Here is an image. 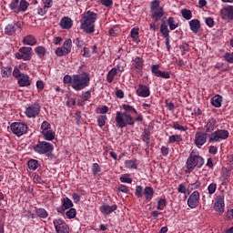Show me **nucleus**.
<instances>
[{
    "mask_svg": "<svg viewBox=\"0 0 233 233\" xmlns=\"http://www.w3.org/2000/svg\"><path fill=\"white\" fill-rule=\"evenodd\" d=\"M205 165V158L199 155L198 149L191 150L185 165L186 174H192L195 168H201Z\"/></svg>",
    "mask_w": 233,
    "mask_h": 233,
    "instance_id": "1",
    "label": "nucleus"
},
{
    "mask_svg": "<svg viewBox=\"0 0 233 233\" xmlns=\"http://www.w3.org/2000/svg\"><path fill=\"white\" fill-rule=\"evenodd\" d=\"M96 21H97V14L94 11L83 13L80 19V29L86 34H94L96 32Z\"/></svg>",
    "mask_w": 233,
    "mask_h": 233,
    "instance_id": "2",
    "label": "nucleus"
},
{
    "mask_svg": "<svg viewBox=\"0 0 233 233\" xmlns=\"http://www.w3.org/2000/svg\"><path fill=\"white\" fill-rule=\"evenodd\" d=\"M90 73L83 71L79 74L73 75V90L80 92L90 86Z\"/></svg>",
    "mask_w": 233,
    "mask_h": 233,
    "instance_id": "3",
    "label": "nucleus"
},
{
    "mask_svg": "<svg viewBox=\"0 0 233 233\" xmlns=\"http://www.w3.org/2000/svg\"><path fill=\"white\" fill-rule=\"evenodd\" d=\"M32 148L35 154L46 156L49 159H54V155L52 154V152H54V144L45 140L38 141L32 147Z\"/></svg>",
    "mask_w": 233,
    "mask_h": 233,
    "instance_id": "4",
    "label": "nucleus"
},
{
    "mask_svg": "<svg viewBox=\"0 0 233 233\" xmlns=\"http://www.w3.org/2000/svg\"><path fill=\"white\" fill-rule=\"evenodd\" d=\"M115 123L117 128H127V127H134V125H136V120H134L132 115L123 113V111H117L115 117Z\"/></svg>",
    "mask_w": 233,
    "mask_h": 233,
    "instance_id": "5",
    "label": "nucleus"
},
{
    "mask_svg": "<svg viewBox=\"0 0 233 233\" xmlns=\"http://www.w3.org/2000/svg\"><path fill=\"white\" fill-rule=\"evenodd\" d=\"M21 70H23V65H20L18 67L15 66L13 70V76L17 79L19 86H30L32 85L30 76L21 73Z\"/></svg>",
    "mask_w": 233,
    "mask_h": 233,
    "instance_id": "6",
    "label": "nucleus"
},
{
    "mask_svg": "<svg viewBox=\"0 0 233 233\" xmlns=\"http://www.w3.org/2000/svg\"><path fill=\"white\" fill-rule=\"evenodd\" d=\"M230 133L227 129H217L208 136V143H219L228 139Z\"/></svg>",
    "mask_w": 233,
    "mask_h": 233,
    "instance_id": "7",
    "label": "nucleus"
},
{
    "mask_svg": "<svg viewBox=\"0 0 233 233\" xmlns=\"http://www.w3.org/2000/svg\"><path fill=\"white\" fill-rule=\"evenodd\" d=\"M151 19H153L156 23L157 21H161L163 19V15H165V9H163V6L159 5V1H153L151 2Z\"/></svg>",
    "mask_w": 233,
    "mask_h": 233,
    "instance_id": "8",
    "label": "nucleus"
},
{
    "mask_svg": "<svg viewBox=\"0 0 233 233\" xmlns=\"http://www.w3.org/2000/svg\"><path fill=\"white\" fill-rule=\"evenodd\" d=\"M143 195L146 198V202L148 203L149 201H152V198H154V187H146L143 193V186H137L135 196L136 198H143Z\"/></svg>",
    "mask_w": 233,
    "mask_h": 233,
    "instance_id": "9",
    "label": "nucleus"
},
{
    "mask_svg": "<svg viewBox=\"0 0 233 233\" xmlns=\"http://www.w3.org/2000/svg\"><path fill=\"white\" fill-rule=\"evenodd\" d=\"M10 130L15 136L21 137V136H25L28 132V125L23 122H13L10 125Z\"/></svg>",
    "mask_w": 233,
    "mask_h": 233,
    "instance_id": "10",
    "label": "nucleus"
},
{
    "mask_svg": "<svg viewBox=\"0 0 233 233\" xmlns=\"http://www.w3.org/2000/svg\"><path fill=\"white\" fill-rule=\"evenodd\" d=\"M34 56V50L32 47L22 46L18 52L15 53V57L16 59H23V61H30Z\"/></svg>",
    "mask_w": 233,
    "mask_h": 233,
    "instance_id": "11",
    "label": "nucleus"
},
{
    "mask_svg": "<svg viewBox=\"0 0 233 233\" xmlns=\"http://www.w3.org/2000/svg\"><path fill=\"white\" fill-rule=\"evenodd\" d=\"M25 114L28 119H35V117H37L41 114V106L37 103L31 104L26 106Z\"/></svg>",
    "mask_w": 233,
    "mask_h": 233,
    "instance_id": "12",
    "label": "nucleus"
},
{
    "mask_svg": "<svg viewBox=\"0 0 233 233\" xmlns=\"http://www.w3.org/2000/svg\"><path fill=\"white\" fill-rule=\"evenodd\" d=\"M72 52V39H67L64 42L61 47H57L55 51L56 56L63 57V56H68Z\"/></svg>",
    "mask_w": 233,
    "mask_h": 233,
    "instance_id": "13",
    "label": "nucleus"
},
{
    "mask_svg": "<svg viewBox=\"0 0 233 233\" xmlns=\"http://www.w3.org/2000/svg\"><path fill=\"white\" fill-rule=\"evenodd\" d=\"M18 30H23V22L15 21L5 27V35H15V32Z\"/></svg>",
    "mask_w": 233,
    "mask_h": 233,
    "instance_id": "14",
    "label": "nucleus"
},
{
    "mask_svg": "<svg viewBox=\"0 0 233 233\" xmlns=\"http://www.w3.org/2000/svg\"><path fill=\"white\" fill-rule=\"evenodd\" d=\"M11 10L15 14H19V12H25L28 8V2L26 1H13L9 5Z\"/></svg>",
    "mask_w": 233,
    "mask_h": 233,
    "instance_id": "15",
    "label": "nucleus"
},
{
    "mask_svg": "<svg viewBox=\"0 0 233 233\" xmlns=\"http://www.w3.org/2000/svg\"><path fill=\"white\" fill-rule=\"evenodd\" d=\"M220 15L221 18L224 21H228V23H230V21H233V5H225L220 10Z\"/></svg>",
    "mask_w": 233,
    "mask_h": 233,
    "instance_id": "16",
    "label": "nucleus"
},
{
    "mask_svg": "<svg viewBox=\"0 0 233 233\" xmlns=\"http://www.w3.org/2000/svg\"><path fill=\"white\" fill-rule=\"evenodd\" d=\"M207 139H208V133H206V131H198L195 134L196 147H198V148H201V147L207 143Z\"/></svg>",
    "mask_w": 233,
    "mask_h": 233,
    "instance_id": "17",
    "label": "nucleus"
},
{
    "mask_svg": "<svg viewBox=\"0 0 233 233\" xmlns=\"http://www.w3.org/2000/svg\"><path fill=\"white\" fill-rule=\"evenodd\" d=\"M200 198L201 195L199 191H194L187 198V207H189V208H198V207H199Z\"/></svg>",
    "mask_w": 233,
    "mask_h": 233,
    "instance_id": "18",
    "label": "nucleus"
},
{
    "mask_svg": "<svg viewBox=\"0 0 233 233\" xmlns=\"http://www.w3.org/2000/svg\"><path fill=\"white\" fill-rule=\"evenodd\" d=\"M56 233H69L68 225L63 219L58 218L53 221Z\"/></svg>",
    "mask_w": 233,
    "mask_h": 233,
    "instance_id": "19",
    "label": "nucleus"
},
{
    "mask_svg": "<svg viewBox=\"0 0 233 233\" xmlns=\"http://www.w3.org/2000/svg\"><path fill=\"white\" fill-rule=\"evenodd\" d=\"M159 65L151 66V74L156 77H162V79H170V72L159 70Z\"/></svg>",
    "mask_w": 233,
    "mask_h": 233,
    "instance_id": "20",
    "label": "nucleus"
},
{
    "mask_svg": "<svg viewBox=\"0 0 233 233\" xmlns=\"http://www.w3.org/2000/svg\"><path fill=\"white\" fill-rule=\"evenodd\" d=\"M61 203L62 205L56 208V212H58V214H65L68 208H72L74 207V202H72L67 197L62 198Z\"/></svg>",
    "mask_w": 233,
    "mask_h": 233,
    "instance_id": "21",
    "label": "nucleus"
},
{
    "mask_svg": "<svg viewBox=\"0 0 233 233\" xmlns=\"http://www.w3.org/2000/svg\"><path fill=\"white\" fill-rule=\"evenodd\" d=\"M160 33L166 39V46L167 52H170V31L168 30V25L166 23H162L160 25Z\"/></svg>",
    "mask_w": 233,
    "mask_h": 233,
    "instance_id": "22",
    "label": "nucleus"
},
{
    "mask_svg": "<svg viewBox=\"0 0 233 233\" xmlns=\"http://www.w3.org/2000/svg\"><path fill=\"white\" fill-rule=\"evenodd\" d=\"M214 208L217 212H219V214H223V212H225V196L218 195L217 197Z\"/></svg>",
    "mask_w": 233,
    "mask_h": 233,
    "instance_id": "23",
    "label": "nucleus"
},
{
    "mask_svg": "<svg viewBox=\"0 0 233 233\" xmlns=\"http://www.w3.org/2000/svg\"><path fill=\"white\" fill-rule=\"evenodd\" d=\"M99 210L103 216H110L112 212H116L117 210V205H108V204H103L100 206Z\"/></svg>",
    "mask_w": 233,
    "mask_h": 233,
    "instance_id": "24",
    "label": "nucleus"
},
{
    "mask_svg": "<svg viewBox=\"0 0 233 233\" xmlns=\"http://www.w3.org/2000/svg\"><path fill=\"white\" fill-rule=\"evenodd\" d=\"M137 96L138 97H148L150 96V87L145 84H139L137 88Z\"/></svg>",
    "mask_w": 233,
    "mask_h": 233,
    "instance_id": "25",
    "label": "nucleus"
},
{
    "mask_svg": "<svg viewBox=\"0 0 233 233\" xmlns=\"http://www.w3.org/2000/svg\"><path fill=\"white\" fill-rule=\"evenodd\" d=\"M53 5H54L53 1L43 2L37 9L38 15H45V14H46V12H48V9L52 8Z\"/></svg>",
    "mask_w": 233,
    "mask_h": 233,
    "instance_id": "26",
    "label": "nucleus"
},
{
    "mask_svg": "<svg viewBox=\"0 0 233 233\" xmlns=\"http://www.w3.org/2000/svg\"><path fill=\"white\" fill-rule=\"evenodd\" d=\"M60 27L63 28V30H70L72 26H74V21H72V18L68 16H64L60 20Z\"/></svg>",
    "mask_w": 233,
    "mask_h": 233,
    "instance_id": "27",
    "label": "nucleus"
},
{
    "mask_svg": "<svg viewBox=\"0 0 233 233\" xmlns=\"http://www.w3.org/2000/svg\"><path fill=\"white\" fill-rule=\"evenodd\" d=\"M145 65V59L140 56H137L135 59L132 60V66L134 70H143V66Z\"/></svg>",
    "mask_w": 233,
    "mask_h": 233,
    "instance_id": "28",
    "label": "nucleus"
},
{
    "mask_svg": "<svg viewBox=\"0 0 233 233\" xmlns=\"http://www.w3.org/2000/svg\"><path fill=\"white\" fill-rule=\"evenodd\" d=\"M22 43L24 45H27L28 46H35V45H37V38H35L33 35H27L23 38Z\"/></svg>",
    "mask_w": 233,
    "mask_h": 233,
    "instance_id": "29",
    "label": "nucleus"
},
{
    "mask_svg": "<svg viewBox=\"0 0 233 233\" xmlns=\"http://www.w3.org/2000/svg\"><path fill=\"white\" fill-rule=\"evenodd\" d=\"M40 134L45 141H54L56 139V132L54 131V129L40 132Z\"/></svg>",
    "mask_w": 233,
    "mask_h": 233,
    "instance_id": "30",
    "label": "nucleus"
},
{
    "mask_svg": "<svg viewBox=\"0 0 233 233\" xmlns=\"http://www.w3.org/2000/svg\"><path fill=\"white\" fill-rule=\"evenodd\" d=\"M217 127L218 126H216V119L210 118L204 127L205 133L208 134L210 132H214V130H216Z\"/></svg>",
    "mask_w": 233,
    "mask_h": 233,
    "instance_id": "31",
    "label": "nucleus"
},
{
    "mask_svg": "<svg viewBox=\"0 0 233 233\" xmlns=\"http://www.w3.org/2000/svg\"><path fill=\"white\" fill-rule=\"evenodd\" d=\"M189 28L193 34H198L199 28H201V22L198 19H193L189 21Z\"/></svg>",
    "mask_w": 233,
    "mask_h": 233,
    "instance_id": "32",
    "label": "nucleus"
},
{
    "mask_svg": "<svg viewBox=\"0 0 233 233\" xmlns=\"http://www.w3.org/2000/svg\"><path fill=\"white\" fill-rule=\"evenodd\" d=\"M129 36L133 38V41L137 43V45H139V43H141V39H139V27H133Z\"/></svg>",
    "mask_w": 233,
    "mask_h": 233,
    "instance_id": "33",
    "label": "nucleus"
},
{
    "mask_svg": "<svg viewBox=\"0 0 233 233\" xmlns=\"http://www.w3.org/2000/svg\"><path fill=\"white\" fill-rule=\"evenodd\" d=\"M223 103V96L220 95H216L211 98V105L216 108H221V104Z\"/></svg>",
    "mask_w": 233,
    "mask_h": 233,
    "instance_id": "34",
    "label": "nucleus"
},
{
    "mask_svg": "<svg viewBox=\"0 0 233 233\" xmlns=\"http://www.w3.org/2000/svg\"><path fill=\"white\" fill-rule=\"evenodd\" d=\"M141 137L142 141L146 143L147 148H148L150 147V131L148 129H145Z\"/></svg>",
    "mask_w": 233,
    "mask_h": 233,
    "instance_id": "35",
    "label": "nucleus"
},
{
    "mask_svg": "<svg viewBox=\"0 0 233 233\" xmlns=\"http://www.w3.org/2000/svg\"><path fill=\"white\" fill-rule=\"evenodd\" d=\"M35 53L36 54L37 57H39V59H43V57L46 56V47L43 46H36L35 48Z\"/></svg>",
    "mask_w": 233,
    "mask_h": 233,
    "instance_id": "36",
    "label": "nucleus"
},
{
    "mask_svg": "<svg viewBox=\"0 0 233 233\" xmlns=\"http://www.w3.org/2000/svg\"><path fill=\"white\" fill-rule=\"evenodd\" d=\"M122 108L124 110L123 113H127L129 116H131V114H136V116H137V110L128 104H123Z\"/></svg>",
    "mask_w": 233,
    "mask_h": 233,
    "instance_id": "37",
    "label": "nucleus"
},
{
    "mask_svg": "<svg viewBox=\"0 0 233 233\" xmlns=\"http://www.w3.org/2000/svg\"><path fill=\"white\" fill-rule=\"evenodd\" d=\"M117 76V67H113L106 75L107 83H112L114 81V77Z\"/></svg>",
    "mask_w": 233,
    "mask_h": 233,
    "instance_id": "38",
    "label": "nucleus"
},
{
    "mask_svg": "<svg viewBox=\"0 0 233 233\" xmlns=\"http://www.w3.org/2000/svg\"><path fill=\"white\" fill-rule=\"evenodd\" d=\"M27 167L29 170H37V168L40 167L39 161L35 159H30L27 162Z\"/></svg>",
    "mask_w": 233,
    "mask_h": 233,
    "instance_id": "39",
    "label": "nucleus"
},
{
    "mask_svg": "<svg viewBox=\"0 0 233 233\" xmlns=\"http://www.w3.org/2000/svg\"><path fill=\"white\" fill-rule=\"evenodd\" d=\"M181 141H183V137H181V135H172L168 137V143L170 145L174 143H181Z\"/></svg>",
    "mask_w": 233,
    "mask_h": 233,
    "instance_id": "40",
    "label": "nucleus"
},
{
    "mask_svg": "<svg viewBox=\"0 0 233 233\" xmlns=\"http://www.w3.org/2000/svg\"><path fill=\"white\" fill-rule=\"evenodd\" d=\"M63 83L65 85H70L71 88L74 87V75H65L63 78Z\"/></svg>",
    "mask_w": 233,
    "mask_h": 233,
    "instance_id": "41",
    "label": "nucleus"
},
{
    "mask_svg": "<svg viewBox=\"0 0 233 233\" xmlns=\"http://www.w3.org/2000/svg\"><path fill=\"white\" fill-rule=\"evenodd\" d=\"M106 119H108V117H106V115H100L97 116V125L100 128H103V127H105V125H106Z\"/></svg>",
    "mask_w": 233,
    "mask_h": 233,
    "instance_id": "42",
    "label": "nucleus"
},
{
    "mask_svg": "<svg viewBox=\"0 0 233 233\" xmlns=\"http://www.w3.org/2000/svg\"><path fill=\"white\" fill-rule=\"evenodd\" d=\"M35 214L37 218H41L42 219H46V218H48V212L46 211L45 208H37Z\"/></svg>",
    "mask_w": 233,
    "mask_h": 233,
    "instance_id": "43",
    "label": "nucleus"
},
{
    "mask_svg": "<svg viewBox=\"0 0 233 233\" xmlns=\"http://www.w3.org/2000/svg\"><path fill=\"white\" fill-rule=\"evenodd\" d=\"M2 77H10L12 76V66L4 67L1 70Z\"/></svg>",
    "mask_w": 233,
    "mask_h": 233,
    "instance_id": "44",
    "label": "nucleus"
},
{
    "mask_svg": "<svg viewBox=\"0 0 233 233\" xmlns=\"http://www.w3.org/2000/svg\"><path fill=\"white\" fill-rule=\"evenodd\" d=\"M199 187H201V181L197 180L194 183L188 184L187 190H189V192H192V190H198V188H199Z\"/></svg>",
    "mask_w": 233,
    "mask_h": 233,
    "instance_id": "45",
    "label": "nucleus"
},
{
    "mask_svg": "<svg viewBox=\"0 0 233 233\" xmlns=\"http://www.w3.org/2000/svg\"><path fill=\"white\" fill-rule=\"evenodd\" d=\"M66 216L67 218V219H74V218H76V216H77V210H76V208H69V210H67L66 212Z\"/></svg>",
    "mask_w": 233,
    "mask_h": 233,
    "instance_id": "46",
    "label": "nucleus"
},
{
    "mask_svg": "<svg viewBox=\"0 0 233 233\" xmlns=\"http://www.w3.org/2000/svg\"><path fill=\"white\" fill-rule=\"evenodd\" d=\"M181 15L184 19H187V21H190V19H192V11L188 9H182Z\"/></svg>",
    "mask_w": 233,
    "mask_h": 233,
    "instance_id": "47",
    "label": "nucleus"
},
{
    "mask_svg": "<svg viewBox=\"0 0 233 233\" xmlns=\"http://www.w3.org/2000/svg\"><path fill=\"white\" fill-rule=\"evenodd\" d=\"M52 130V125L48 121H44L40 127V132H46Z\"/></svg>",
    "mask_w": 233,
    "mask_h": 233,
    "instance_id": "48",
    "label": "nucleus"
},
{
    "mask_svg": "<svg viewBox=\"0 0 233 233\" xmlns=\"http://www.w3.org/2000/svg\"><path fill=\"white\" fill-rule=\"evenodd\" d=\"M216 190H218V184L213 182L208 186V192L209 196H212V194H216Z\"/></svg>",
    "mask_w": 233,
    "mask_h": 233,
    "instance_id": "49",
    "label": "nucleus"
},
{
    "mask_svg": "<svg viewBox=\"0 0 233 233\" xmlns=\"http://www.w3.org/2000/svg\"><path fill=\"white\" fill-rule=\"evenodd\" d=\"M171 127L174 128V130H180V132H187V127L179 125L178 122H173Z\"/></svg>",
    "mask_w": 233,
    "mask_h": 233,
    "instance_id": "50",
    "label": "nucleus"
},
{
    "mask_svg": "<svg viewBox=\"0 0 233 233\" xmlns=\"http://www.w3.org/2000/svg\"><path fill=\"white\" fill-rule=\"evenodd\" d=\"M121 32V28L119 26L115 25L113 28L109 30V35H112V37H116V35H119V33Z\"/></svg>",
    "mask_w": 233,
    "mask_h": 233,
    "instance_id": "51",
    "label": "nucleus"
},
{
    "mask_svg": "<svg viewBox=\"0 0 233 233\" xmlns=\"http://www.w3.org/2000/svg\"><path fill=\"white\" fill-rule=\"evenodd\" d=\"M165 207H167V199L160 198L157 202V210H165Z\"/></svg>",
    "mask_w": 233,
    "mask_h": 233,
    "instance_id": "52",
    "label": "nucleus"
},
{
    "mask_svg": "<svg viewBox=\"0 0 233 233\" xmlns=\"http://www.w3.org/2000/svg\"><path fill=\"white\" fill-rule=\"evenodd\" d=\"M126 168H137V163L135 160H126L125 161Z\"/></svg>",
    "mask_w": 233,
    "mask_h": 233,
    "instance_id": "53",
    "label": "nucleus"
},
{
    "mask_svg": "<svg viewBox=\"0 0 233 233\" xmlns=\"http://www.w3.org/2000/svg\"><path fill=\"white\" fill-rule=\"evenodd\" d=\"M92 172H93V176H97V174H99V172H101V167L99 166V164L93 163Z\"/></svg>",
    "mask_w": 233,
    "mask_h": 233,
    "instance_id": "54",
    "label": "nucleus"
},
{
    "mask_svg": "<svg viewBox=\"0 0 233 233\" xmlns=\"http://www.w3.org/2000/svg\"><path fill=\"white\" fill-rule=\"evenodd\" d=\"M130 175L124 174L122 177H120L121 183H128L129 185L132 184V178L129 177Z\"/></svg>",
    "mask_w": 233,
    "mask_h": 233,
    "instance_id": "55",
    "label": "nucleus"
},
{
    "mask_svg": "<svg viewBox=\"0 0 233 233\" xmlns=\"http://www.w3.org/2000/svg\"><path fill=\"white\" fill-rule=\"evenodd\" d=\"M224 59L227 61V63L233 64V52L231 53H226L224 55Z\"/></svg>",
    "mask_w": 233,
    "mask_h": 233,
    "instance_id": "56",
    "label": "nucleus"
},
{
    "mask_svg": "<svg viewBox=\"0 0 233 233\" xmlns=\"http://www.w3.org/2000/svg\"><path fill=\"white\" fill-rule=\"evenodd\" d=\"M73 44L76 45V46H77V48H83V46H85V41H83L79 38L74 39Z\"/></svg>",
    "mask_w": 233,
    "mask_h": 233,
    "instance_id": "57",
    "label": "nucleus"
},
{
    "mask_svg": "<svg viewBox=\"0 0 233 233\" xmlns=\"http://www.w3.org/2000/svg\"><path fill=\"white\" fill-rule=\"evenodd\" d=\"M36 88L38 93L43 92L45 89V82H43V80L36 81Z\"/></svg>",
    "mask_w": 233,
    "mask_h": 233,
    "instance_id": "58",
    "label": "nucleus"
},
{
    "mask_svg": "<svg viewBox=\"0 0 233 233\" xmlns=\"http://www.w3.org/2000/svg\"><path fill=\"white\" fill-rule=\"evenodd\" d=\"M167 24L169 25L170 30H176L177 27V25L174 24V17L170 16L167 19Z\"/></svg>",
    "mask_w": 233,
    "mask_h": 233,
    "instance_id": "59",
    "label": "nucleus"
},
{
    "mask_svg": "<svg viewBox=\"0 0 233 233\" xmlns=\"http://www.w3.org/2000/svg\"><path fill=\"white\" fill-rule=\"evenodd\" d=\"M205 23L207 25V26H209V28L214 27V18L212 17H207L205 19Z\"/></svg>",
    "mask_w": 233,
    "mask_h": 233,
    "instance_id": "60",
    "label": "nucleus"
},
{
    "mask_svg": "<svg viewBox=\"0 0 233 233\" xmlns=\"http://www.w3.org/2000/svg\"><path fill=\"white\" fill-rule=\"evenodd\" d=\"M90 97H92V93L90 91H86L82 93V99H84V101H88Z\"/></svg>",
    "mask_w": 233,
    "mask_h": 233,
    "instance_id": "61",
    "label": "nucleus"
},
{
    "mask_svg": "<svg viewBox=\"0 0 233 233\" xmlns=\"http://www.w3.org/2000/svg\"><path fill=\"white\" fill-rule=\"evenodd\" d=\"M206 167L211 168V170H214V160L212 159V157H208L207 159Z\"/></svg>",
    "mask_w": 233,
    "mask_h": 233,
    "instance_id": "62",
    "label": "nucleus"
},
{
    "mask_svg": "<svg viewBox=\"0 0 233 233\" xmlns=\"http://www.w3.org/2000/svg\"><path fill=\"white\" fill-rule=\"evenodd\" d=\"M177 192H179L180 194H187V187L184 186V184H180L177 187Z\"/></svg>",
    "mask_w": 233,
    "mask_h": 233,
    "instance_id": "63",
    "label": "nucleus"
},
{
    "mask_svg": "<svg viewBox=\"0 0 233 233\" xmlns=\"http://www.w3.org/2000/svg\"><path fill=\"white\" fill-rule=\"evenodd\" d=\"M209 154H212V156H216L218 154V147L216 146H210L208 148Z\"/></svg>",
    "mask_w": 233,
    "mask_h": 233,
    "instance_id": "64",
    "label": "nucleus"
}]
</instances>
